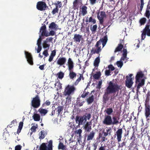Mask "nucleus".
<instances>
[{
  "instance_id": "58",
  "label": "nucleus",
  "mask_w": 150,
  "mask_h": 150,
  "mask_svg": "<svg viewBox=\"0 0 150 150\" xmlns=\"http://www.w3.org/2000/svg\"><path fill=\"white\" fill-rule=\"evenodd\" d=\"M22 146L20 145H18L15 146V150H21Z\"/></svg>"
},
{
  "instance_id": "23",
  "label": "nucleus",
  "mask_w": 150,
  "mask_h": 150,
  "mask_svg": "<svg viewBox=\"0 0 150 150\" xmlns=\"http://www.w3.org/2000/svg\"><path fill=\"white\" fill-rule=\"evenodd\" d=\"M95 135V132L93 131L91 132L87 136V140L90 141L92 140L94 138Z\"/></svg>"
},
{
  "instance_id": "47",
  "label": "nucleus",
  "mask_w": 150,
  "mask_h": 150,
  "mask_svg": "<svg viewBox=\"0 0 150 150\" xmlns=\"http://www.w3.org/2000/svg\"><path fill=\"white\" fill-rule=\"evenodd\" d=\"M150 96V92L149 91L147 93L146 95V99L145 100V103H148L149 101V100Z\"/></svg>"
},
{
  "instance_id": "33",
  "label": "nucleus",
  "mask_w": 150,
  "mask_h": 150,
  "mask_svg": "<svg viewBox=\"0 0 150 150\" xmlns=\"http://www.w3.org/2000/svg\"><path fill=\"white\" fill-rule=\"evenodd\" d=\"M112 119V125H117L119 123L117 117L115 116H113Z\"/></svg>"
},
{
  "instance_id": "8",
  "label": "nucleus",
  "mask_w": 150,
  "mask_h": 150,
  "mask_svg": "<svg viewBox=\"0 0 150 150\" xmlns=\"http://www.w3.org/2000/svg\"><path fill=\"white\" fill-rule=\"evenodd\" d=\"M46 145L45 143H42L40 146V150H52V140L49 141L47 145Z\"/></svg>"
},
{
  "instance_id": "39",
  "label": "nucleus",
  "mask_w": 150,
  "mask_h": 150,
  "mask_svg": "<svg viewBox=\"0 0 150 150\" xmlns=\"http://www.w3.org/2000/svg\"><path fill=\"white\" fill-rule=\"evenodd\" d=\"M39 139L40 140L43 139L45 137V132L44 131H41L39 134Z\"/></svg>"
},
{
  "instance_id": "44",
  "label": "nucleus",
  "mask_w": 150,
  "mask_h": 150,
  "mask_svg": "<svg viewBox=\"0 0 150 150\" xmlns=\"http://www.w3.org/2000/svg\"><path fill=\"white\" fill-rule=\"evenodd\" d=\"M67 97L66 98V103L68 104H70L71 102V97L70 95H67Z\"/></svg>"
},
{
  "instance_id": "64",
  "label": "nucleus",
  "mask_w": 150,
  "mask_h": 150,
  "mask_svg": "<svg viewBox=\"0 0 150 150\" xmlns=\"http://www.w3.org/2000/svg\"><path fill=\"white\" fill-rule=\"evenodd\" d=\"M56 54V50H53V51H52V52L51 53V54H50V55L54 57L55 55Z\"/></svg>"
},
{
  "instance_id": "59",
  "label": "nucleus",
  "mask_w": 150,
  "mask_h": 150,
  "mask_svg": "<svg viewBox=\"0 0 150 150\" xmlns=\"http://www.w3.org/2000/svg\"><path fill=\"white\" fill-rule=\"evenodd\" d=\"M141 1V5H140V11H142L143 8L144 2V0H140Z\"/></svg>"
},
{
  "instance_id": "50",
  "label": "nucleus",
  "mask_w": 150,
  "mask_h": 150,
  "mask_svg": "<svg viewBox=\"0 0 150 150\" xmlns=\"http://www.w3.org/2000/svg\"><path fill=\"white\" fill-rule=\"evenodd\" d=\"M117 65L118 67L121 68L123 65V62L121 61H118L117 62Z\"/></svg>"
},
{
  "instance_id": "26",
  "label": "nucleus",
  "mask_w": 150,
  "mask_h": 150,
  "mask_svg": "<svg viewBox=\"0 0 150 150\" xmlns=\"http://www.w3.org/2000/svg\"><path fill=\"white\" fill-rule=\"evenodd\" d=\"M79 77L74 83V84L75 86H76L78 84L79 82L81 81V79H82L83 80L84 79V78L82 74H79Z\"/></svg>"
},
{
  "instance_id": "5",
  "label": "nucleus",
  "mask_w": 150,
  "mask_h": 150,
  "mask_svg": "<svg viewBox=\"0 0 150 150\" xmlns=\"http://www.w3.org/2000/svg\"><path fill=\"white\" fill-rule=\"evenodd\" d=\"M40 100L39 96L37 95L33 98L31 101V105L34 108H39L40 105Z\"/></svg>"
},
{
  "instance_id": "12",
  "label": "nucleus",
  "mask_w": 150,
  "mask_h": 150,
  "mask_svg": "<svg viewBox=\"0 0 150 150\" xmlns=\"http://www.w3.org/2000/svg\"><path fill=\"white\" fill-rule=\"evenodd\" d=\"M55 6L51 13L53 15H54L56 13H58L59 9V8H60L62 6V4L61 1H57V3H54V4Z\"/></svg>"
},
{
  "instance_id": "34",
  "label": "nucleus",
  "mask_w": 150,
  "mask_h": 150,
  "mask_svg": "<svg viewBox=\"0 0 150 150\" xmlns=\"http://www.w3.org/2000/svg\"><path fill=\"white\" fill-rule=\"evenodd\" d=\"M123 53L122 54V57L121 58V59L124 60L127 57V50L126 49H124L123 51Z\"/></svg>"
},
{
  "instance_id": "3",
  "label": "nucleus",
  "mask_w": 150,
  "mask_h": 150,
  "mask_svg": "<svg viewBox=\"0 0 150 150\" xmlns=\"http://www.w3.org/2000/svg\"><path fill=\"white\" fill-rule=\"evenodd\" d=\"M67 65L68 70L69 71V76L70 79H73L76 77V74L73 71L74 68V63L71 58H69L68 59Z\"/></svg>"
},
{
  "instance_id": "54",
  "label": "nucleus",
  "mask_w": 150,
  "mask_h": 150,
  "mask_svg": "<svg viewBox=\"0 0 150 150\" xmlns=\"http://www.w3.org/2000/svg\"><path fill=\"white\" fill-rule=\"evenodd\" d=\"M53 30H52L49 33H48V36L50 35L53 36L55 35V33Z\"/></svg>"
},
{
  "instance_id": "14",
  "label": "nucleus",
  "mask_w": 150,
  "mask_h": 150,
  "mask_svg": "<svg viewBox=\"0 0 150 150\" xmlns=\"http://www.w3.org/2000/svg\"><path fill=\"white\" fill-rule=\"evenodd\" d=\"M122 133L123 129L122 128L118 129L116 132L115 136H116L118 142H120L121 141Z\"/></svg>"
},
{
  "instance_id": "29",
  "label": "nucleus",
  "mask_w": 150,
  "mask_h": 150,
  "mask_svg": "<svg viewBox=\"0 0 150 150\" xmlns=\"http://www.w3.org/2000/svg\"><path fill=\"white\" fill-rule=\"evenodd\" d=\"M94 100V96L92 95L90 96H89L86 99V101L87 103L89 104L92 103Z\"/></svg>"
},
{
  "instance_id": "37",
  "label": "nucleus",
  "mask_w": 150,
  "mask_h": 150,
  "mask_svg": "<svg viewBox=\"0 0 150 150\" xmlns=\"http://www.w3.org/2000/svg\"><path fill=\"white\" fill-rule=\"evenodd\" d=\"M80 97H78L77 98V100H76V103L77 105H79L80 106H81L83 105V103L84 102V101H83L81 102L80 100Z\"/></svg>"
},
{
  "instance_id": "61",
  "label": "nucleus",
  "mask_w": 150,
  "mask_h": 150,
  "mask_svg": "<svg viewBox=\"0 0 150 150\" xmlns=\"http://www.w3.org/2000/svg\"><path fill=\"white\" fill-rule=\"evenodd\" d=\"M82 132V130L81 129H79L76 131V132L77 134H79V136L81 135V134Z\"/></svg>"
},
{
  "instance_id": "63",
  "label": "nucleus",
  "mask_w": 150,
  "mask_h": 150,
  "mask_svg": "<svg viewBox=\"0 0 150 150\" xmlns=\"http://www.w3.org/2000/svg\"><path fill=\"white\" fill-rule=\"evenodd\" d=\"M100 16H101L100 17L102 18H104L105 16V13L104 11H101L100 13Z\"/></svg>"
},
{
  "instance_id": "30",
  "label": "nucleus",
  "mask_w": 150,
  "mask_h": 150,
  "mask_svg": "<svg viewBox=\"0 0 150 150\" xmlns=\"http://www.w3.org/2000/svg\"><path fill=\"white\" fill-rule=\"evenodd\" d=\"M33 117L34 120L35 121H38L40 120V116L37 113L34 114L33 116Z\"/></svg>"
},
{
  "instance_id": "38",
  "label": "nucleus",
  "mask_w": 150,
  "mask_h": 150,
  "mask_svg": "<svg viewBox=\"0 0 150 150\" xmlns=\"http://www.w3.org/2000/svg\"><path fill=\"white\" fill-rule=\"evenodd\" d=\"M101 74L100 71L97 72L93 75V77L96 79H98L100 77Z\"/></svg>"
},
{
  "instance_id": "19",
  "label": "nucleus",
  "mask_w": 150,
  "mask_h": 150,
  "mask_svg": "<svg viewBox=\"0 0 150 150\" xmlns=\"http://www.w3.org/2000/svg\"><path fill=\"white\" fill-rule=\"evenodd\" d=\"M128 77V76H126V78L127 79L126 81L125 84L126 86L128 88H131L133 83V82L132 81V78H129V79H127Z\"/></svg>"
},
{
  "instance_id": "20",
  "label": "nucleus",
  "mask_w": 150,
  "mask_h": 150,
  "mask_svg": "<svg viewBox=\"0 0 150 150\" xmlns=\"http://www.w3.org/2000/svg\"><path fill=\"white\" fill-rule=\"evenodd\" d=\"M82 39V35L79 34H75L74 35L73 39L76 42H80Z\"/></svg>"
},
{
  "instance_id": "25",
  "label": "nucleus",
  "mask_w": 150,
  "mask_h": 150,
  "mask_svg": "<svg viewBox=\"0 0 150 150\" xmlns=\"http://www.w3.org/2000/svg\"><path fill=\"white\" fill-rule=\"evenodd\" d=\"M38 111L42 116L45 115L48 112V110L47 109L42 107L39 109Z\"/></svg>"
},
{
  "instance_id": "6",
  "label": "nucleus",
  "mask_w": 150,
  "mask_h": 150,
  "mask_svg": "<svg viewBox=\"0 0 150 150\" xmlns=\"http://www.w3.org/2000/svg\"><path fill=\"white\" fill-rule=\"evenodd\" d=\"M76 90V88L74 85L71 86L68 85L66 87L64 92V95L65 96L73 94Z\"/></svg>"
},
{
  "instance_id": "21",
  "label": "nucleus",
  "mask_w": 150,
  "mask_h": 150,
  "mask_svg": "<svg viewBox=\"0 0 150 150\" xmlns=\"http://www.w3.org/2000/svg\"><path fill=\"white\" fill-rule=\"evenodd\" d=\"M84 128L87 132H89L91 129V122H87L84 126Z\"/></svg>"
},
{
  "instance_id": "9",
  "label": "nucleus",
  "mask_w": 150,
  "mask_h": 150,
  "mask_svg": "<svg viewBox=\"0 0 150 150\" xmlns=\"http://www.w3.org/2000/svg\"><path fill=\"white\" fill-rule=\"evenodd\" d=\"M47 6L46 3L42 1H39L37 4L36 8L39 10L42 11L45 10Z\"/></svg>"
},
{
  "instance_id": "46",
  "label": "nucleus",
  "mask_w": 150,
  "mask_h": 150,
  "mask_svg": "<svg viewBox=\"0 0 150 150\" xmlns=\"http://www.w3.org/2000/svg\"><path fill=\"white\" fill-rule=\"evenodd\" d=\"M57 109L58 115H60L61 112L64 109V107L62 106H59L57 108Z\"/></svg>"
},
{
  "instance_id": "42",
  "label": "nucleus",
  "mask_w": 150,
  "mask_h": 150,
  "mask_svg": "<svg viewBox=\"0 0 150 150\" xmlns=\"http://www.w3.org/2000/svg\"><path fill=\"white\" fill-rule=\"evenodd\" d=\"M146 19L145 18H142L140 19L139 22L140 25H144L146 23Z\"/></svg>"
},
{
  "instance_id": "56",
  "label": "nucleus",
  "mask_w": 150,
  "mask_h": 150,
  "mask_svg": "<svg viewBox=\"0 0 150 150\" xmlns=\"http://www.w3.org/2000/svg\"><path fill=\"white\" fill-rule=\"evenodd\" d=\"M41 37V36L40 35L39 38L37 41V44L38 45H41V42L42 41V38Z\"/></svg>"
},
{
  "instance_id": "11",
  "label": "nucleus",
  "mask_w": 150,
  "mask_h": 150,
  "mask_svg": "<svg viewBox=\"0 0 150 150\" xmlns=\"http://www.w3.org/2000/svg\"><path fill=\"white\" fill-rule=\"evenodd\" d=\"M102 43L101 41V39H100L99 40L97 41L95 47H97V49H94L93 48L91 50V53L93 54H95V53L99 54V52L101 51V47H99Z\"/></svg>"
},
{
  "instance_id": "10",
  "label": "nucleus",
  "mask_w": 150,
  "mask_h": 150,
  "mask_svg": "<svg viewBox=\"0 0 150 150\" xmlns=\"http://www.w3.org/2000/svg\"><path fill=\"white\" fill-rule=\"evenodd\" d=\"M144 115L147 120H149L150 117V105L149 103H145Z\"/></svg>"
},
{
  "instance_id": "36",
  "label": "nucleus",
  "mask_w": 150,
  "mask_h": 150,
  "mask_svg": "<svg viewBox=\"0 0 150 150\" xmlns=\"http://www.w3.org/2000/svg\"><path fill=\"white\" fill-rule=\"evenodd\" d=\"M92 25H91L90 30L93 33H94L97 30V25H93L92 27Z\"/></svg>"
},
{
  "instance_id": "24",
  "label": "nucleus",
  "mask_w": 150,
  "mask_h": 150,
  "mask_svg": "<svg viewBox=\"0 0 150 150\" xmlns=\"http://www.w3.org/2000/svg\"><path fill=\"white\" fill-rule=\"evenodd\" d=\"M58 25L55 23L54 22H52L49 26V28L51 30H57V28Z\"/></svg>"
},
{
  "instance_id": "32",
  "label": "nucleus",
  "mask_w": 150,
  "mask_h": 150,
  "mask_svg": "<svg viewBox=\"0 0 150 150\" xmlns=\"http://www.w3.org/2000/svg\"><path fill=\"white\" fill-rule=\"evenodd\" d=\"M23 122H21L19 123L18 128L17 131V133L19 134L21 132L23 126Z\"/></svg>"
},
{
  "instance_id": "4",
  "label": "nucleus",
  "mask_w": 150,
  "mask_h": 150,
  "mask_svg": "<svg viewBox=\"0 0 150 150\" xmlns=\"http://www.w3.org/2000/svg\"><path fill=\"white\" fill-rule=\"evenodd\" d=\"M86 115H84L83 116H77L76 117V123H78L79 125H83L86 122L87 119L89 120L91 117V115L90 113L86 114Z\"/></svg>"
},
{
  "instance_id": "43",
  "label": "nucleus",
  "mask_w": 150,
  "mask_h": 150,
  "mask_svg": "<svg viewBox=\"0 0 150 150\" xmlns=\"http://www.w3.org/2000/svg\"><path fill=\"white\" fill-rule=\"evenodd\" d=\"M105 111L108 115H110L113 112V109L112 108H107Z\"/></svg>"
},
{
  "instance_id": "55",
  "label": "nucleus",
  "mask_w": 150,
  "mask_h": 150,
  "mask_svg": "<svg viewBox=\"0 0 150 150\" xmlns=\"http://www.w3.org/2000/svg\"><path fill=\"white\" fill-rule=\"evenodd\" d=\"M108 68L109 69V70H110V71H113L115 69L114 67L112 64L108 65Z\"/></svg>"
},
{
  "instance_id": "28",
  "label": "nucleus",
  "mask_w": 150,
  "mask_h": 150,
  "mask_svg": "<svg viewBox=\"0 0 150 150\" xmlns=\"http://www.w3.org/2000/svg\"><path fill=\"white\" fill-rule=\"evenodd\" d=\"M123 46L122 44H119L117 47L115 48L114 51V52L115 53L117 52L121 51L122 49L123 48Z\"/></svg>"
},
{
  "instance_id": "1",
  "label": "nucleus",
  "mask_w": 150,
  "mask_h": 150,
  "mask_svg": "<svg viewBox=\"0 0 150 150\" xmlns=\"http://www.w3.org/2000/svg\"><path fill=\"white\" fill-rule=\"evenodd\" d=\"M120 89V86L117 83H113L112 81H110L103 96V102L105 103L109 100V95L110 94L112 93L114 94L117 92V93L115 96H114V94L111 97V100L115 99V97L118 95V92Z\"/></svg>"
},
{
  "instance_id": "16",
  "label": "nucleus",
  "mask_w": 150,
  "mask_h": 150,
  "mask_svg": "<svg viewBox=\"0 0 150 150\" xmlns=\"http://www.w3.org/2000/svg\"><path fill=\"white\" fill-rule=\"evenodd\" d=\"M46 26L44 25L41 26L40 29V32L41 33V36H48V33L46 30Z\"/></svg>"
},
{
  "instance_id": "18",
  "label": "nucleus",
  "mask_w": 150,
  "mask_h": 150,
  "mask_svg": "<svg viewBox=\"0 0 150 150\" xmlns=\"http://www.w3.org/2000/svg\"><path fill=\"white\" fill-rule=\"evenodd\" d=\"M82 4L81 0H74L73 2V8L75 10L78 9L79 7V5Z\"/></svg>"
},
{
  "instance_id": "60",
  "label": "nucleus",
  "mask_w": 150,
  "mask_h": 150,
  "mask_svg": "<svg viewBox=\"0 0 150 150\" xmlns=\"http://www.w3.org/2000/svg\"><path fill=\"white\" fill-rule=\"evenodd\" d=\"M106 146H100L99 149V150H108L109 147H108V149H106Z\"/></svg>"
},
{
  "instance_id": "31",
  "label": "nucleus",
  "mask_w": 150,
  "mask_h": 150,
  "mask_svg": "<svg viewBox=\"0 0 150 150\" xmlns=\"http://www.w3.org/2000/svg\"><path fill=\"white\" fill-rule=\"evenodd\" d=\"M87 6H85L84 5L82 6L81 12L83 16H84L87 13Z\"/></svg>"
},
{
  "instance_id": "48",
  "label": "nucleus",
  "mask_w": 150,
  "mask_h": 150,
  "mask_svg": "<svg viewBox=\"0 0 150 150\" xmlns=\"http://www.w3.org/2000/svg\"><path fill=\"white\" fill-rule=\"evenodd\" d=\"M38 125L37 124L35 126H33L31 127L30 129L32 132H35L36 131V129L38 128Z\"/></svg>"
},
{
  "instance_id": "13",
  "label": "nucleus",
  "mask_w": 150,
  "mask_h": 150,
  "mask_svg": "<svg viewBox=\"0 0 150 150\" xmlns=\"http://www.w3.org/2000/svg\"><path fill=\"white\" fill-rule=\"evenodd\" d=\"M103 122L106 125H112V119L111 116L109 115H105Z\"/></svg>"
},
{
  "instance_id": "57",
  "label": "nucleus",
  "mask_w": 150,
  "mask_h": 150,
  "mask_svg": "<svg viewBox=\"0 0 150 150\" xmlns=\"http://www.w3.org/2000/svg\"><path fill=\"white\" fill-rule=\"evenodd\" d=\"M110 70H106L105 71V75L107 76L110 75Z\"/></svg>"
},
{
  "instance_id": "49",
  "label": "nucleus",
  "mask_w": 150,
  "mask_h": 150,
  "mask_svg": "<svg viewBox=\"0 0 150 150\" xmlns=\"http://www.w3.org/2000/svg\"><path fill=\"white\" fill-rule=\"evenodd\" d=\"M97 17L98 20H99V22L102 25L103 23V18L100 17L99 15V13L97 15Z\"/></svg>"
},
{
  "instance_id": "51",
  "label": "nucleus",
  "mask_w": 150,
  "mask_h": 150,
  "mask_svg": "<svg viewBox=\"0 0 150 150\" xmlns=\"http://www.w3.org/2000/svg\"><path fill=\"white\" fill-rule=\"evenodd\" d=\"M145 16L148 18H149L150 16V11L149 10H146L145 13Z\"/></svg>"
},
{
  "instance_id": "27",
  "label": "nucleus",
  "mask_w": 150,
  "mask_h": 150,
  "mask_svg": "<svg viewBox=\"0 0 150 150\" xmlns=\"http://www.w3.org/2000/svg\"><path fill=\"white\" fill-rule=\"evenodd\" d=\"M100 58L99 57H97L94 61L93 65L95 67H98L100 62Z\"/></svg>"
},
{
  "instance_id": "40",
  "label": "nucleus",
  "mask_w": 150,
  "mask_h": 150,
  "mask_svg": "<svg viewBox=\"0 0 150 150\" xmlns=\"http://www.w3.org/2000/svg\"><path fill=\"white\" fill-rule=\"evenodd\" d=\"M108 40L107 36H105L104 37L102 40L101 39V41L102 42L103 47H104L105 45Z\"/></svg>"
},
{
  "instance_id": "22",
  "label": "nucleus",
  "mask_w": 150,
  "mask_h": 150,
  "mask_svg": "<svg viewBox=\"0 0 150 150\" xmlns=\"http://www.w3.org/2000/svg\"><path fill=\"white\" fill-rule=\"evenodd\" d=\"M106 132L103 131V133L104 136H107L108 135L110 136L111 135V133L112 132V129L110 127L106 129Z\"/></svg>"
},
{
  "instance_id": "45",
  "label": "nucleus",
  "mask_w": 150,
  "mask_h": 150,
  "mask_svg": "<svg viewBox=\"0 0 150 150\" xmlns=\"http://www.w3.org/2000/svg\"><path fill=\"white\" fill-rule=\"evenodd\" d=\"M64 73H63L62 72H59L57 74L58 78L60 79H62L64 76Z\"/></svg>"
},
{
  "instance_id": "41",
  "label": "nucleus",
  "mask_w": 150,
  "mask_h": 150,
  "mask_svg": "<svg viewBox=\"0 0 150 150\" xmlns=\"http://www.w3.org/2000/svg\"><path fill=\"white\" fill-rule=\"evenodd\" d=\"M86 22H91L93 24H95L96 23V21L95 19L93 18L92 17H91L89 18V20L87 19L86 20Z\"/></svg>"
},
{
  "instance_id": "2",
  "label": "nucleus",
  "mask_w": 150,
  "mask_h": 150,
  "mask_svg": "<svg viewBox=\"0 0 150 150\" xmlns=\"http://www.w3.org/2000/svg\"><path fill=\"white\" fill-rule=\"evenodd\" d=\"M144 74L142 71L138 72L135 77L136 85H137V91L138 92L140 88L144 85L145 80L143 78Z\"/></svg>"
},
{
  "instance_id": "52",
  "label": "nucleus",
  "mask_w": 150,
  "mask_h": 150,
  "mask_svg": "<svg viewBox=\"0 0 150 150\" xmlns=\"http://www.w3.org/2000/svg\"><path fill=\"white\" fill-rule=\"evenodd\" d=\"M48 50H45L43 52L42 54L45 56V57L44 58H45V57H47L49 55V54L48 53Z\"/></svg>"
},
{
  "instance_id": "62",
  "label": "nucleus",
  "mask_w": 150,
  "mask_h": 150,
  "mask_svg": "<svg viewBox=\"0 0 150 150\" xmlns=\"http://www.w3.org/2000/svg\"><path fill=\"white\" fill-rule=\"evenodd\" d=\"M38 49H37V51L38 53H39L41 51L42 48L41 45H38Z\"/></svg>"
},
{
  "instance_id": "15",
  "label": "nucleus",
  "mask_w": 150,
  "mask_h": 150,
  "mask_svg": "<svg viewBox=\"0 0 150 150\" xmlns=\"http://www.w3.org/2000/svg\"><path fill=\"white\" fill-rule=\"evenodd\" d=\"M25 54L27 61L30 65H33V59L31 54L28 52H25Z\"/></svg>"
},
{
  "instance_id": "53",
  "label": "nucleus",
  "mask_w": 150,
  "mask_h": 150,
  "mask_svg": "<svg viewBox=\"0 0 150 150\" xmlns=\"http://www.w3.org/2000/svg\"><path fill=\"white\" fill-rule=\"evenodd\" d=\"M89 93V92H86L85 91H84L82 94L81 95V97L82 98H85L87 96Z\"/></svg>"
},
{
  "instance_id": "7",
  "label": "nucleus",
  "mask_w": 150,
  "mask_h": 150,
  "mask_svg": "<svg viewBox=\"0 0 150 150\" xmlns=\"http://www.w3.org/2000/svg\"><path fill=\"white\" fill-rule=\"evenodd\" d=\"M150 26V23L148 22L142 31L141 35L142 40H144L145 38L146 35L148 36H150V29H149Z\"/></svg>"
},
{
  "instance_id": "35",
  "label": "nucleus",
  "mask_w": 150,
  "mask_h": 150,
  "mask_svg": "<svg viewBox=\"0 0 150 150\" xmlns=\"http://www.w3.org/2000/svg\"><path fill=\"white\" fill-rule=\"evenodd\" d=\"M47 41H44L43 43V47L44 48H47V50H49L50 45L47 43Z\"/></svg>"
},
{
  "instance_id": "17",
  "label": "nucleus",
  "mask_w": 150,
  "mask_h": 150,
  "mask_svg": "<svg viewBox=\"0 0 150 150\" xmlns=\"http://www.w3.org/2000/svg\"><path fill=\"white\" fill-rule=\"evenodd\" d=\"M67 61V59L65 57H61L57 60V63L60 66L65 64Z\"/></svg>"
}]
</instances>
